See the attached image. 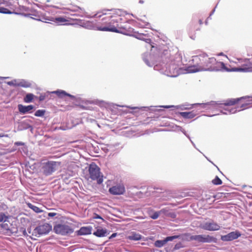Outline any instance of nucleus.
Returning a JSON list of instances; mask_svg holds the SVG:
<instances>
[{
    "mask_svg": "<svg viewBox=\"0 0 252 252\" xmlns=\"http://www.w3.org/2000/svg\"><path fill=\"white\" fill-rule=\"evenodd\" d=\"M94 17L99 18V21L93 26L94 30L127 34L125 28L119 27V23L122 18L115 14L112 9H102L98 11Z\"/></svg>",
    "mask_w": 252,
    "mask_h": 252,
    "instance_id": "nucleus-1",
    "label": "nucleus"
},
{
    "mask_svg": "<svg viewBox=\"0 0 252 252\" xmlns=\"http://www.w3.org/2000/svg\"><path fill=\"white\" fill-rule=\"evenodd\" d=\"M206 57V54L205 53L193 56L191 60L193 64L188 67V71L190 73H194L204 71Z\"/></svg>",
    "mask_w": 252,
    "mask_h": 252,
    "instance_id": "nucleus-2",
    "label": "nucleus"
},
{
    "mask_svg": "<svg viewBox=\"0 0 252 252\" xmlns=\"http://www.w3.org/2000/svg\"><path fill=\"white\" fill-rule=\"evenodd\" d=\"M225 106L237 105L238 107L242 108V110L252 106V96H244L237 98L229 99L223 103Z\"/></svg>",
    "mask_w": 252,
    "mask_h": 252,
    "instance_id": "nucleus-3",
    "label": "nucleus"
},
{
    "mask_svg": "<svg viewBox=\"0 0 252 252\" xmlns=\"http://www.w3.org/2000/svg\"><path fill=\"white\" fill-rule=\"evenodd\" d=\"M204 71L228 70L223 62H218L214 57L209 58L206 54Z\"/></svg>",
    "mask_w": 252,
    "mask_h": 252,
    "instance_id": "nucleus-4",
    "label": "nucleus"
},
{
    "mask_svg": "<svg viewBox=\"0 0 252 252\" xmlns=\"http://www.w3.org/2000/svg\"><path fill=\"white\" fill-rule=\"evenodd\" d=\"M53 231L58 235L66 236L74 232V228L67 222H61L55 224Z\"/></svg>",
    "mask_w": 252,
    "mask_h": 252,
    "instance_id": "nucleus-5",
    "label": "nucleus"
},
{
    "mask_svg": "<svg viewBox=\"0 0 252 252\" xmlns=\"http://www.w3.org/2000/svg\"><path fill=\"white\" fill-rule=\"evenodd\" d=\"M88 171L92 180H96L98 185L102 183L103 175H101L100 168L95 163L93 162L89 165Z\"/></svg>",
    "mask_w": 252,
    "mask_h": 252,
    "instance_id": "nucleus-6",
    "label": "nucleus"
},
{
    "mask_svg": "<svg viewBox=\"0 0 252 252\" xmlns=\"http://www.w3.org/2000/svg\"><path fill=\"white\" fill-rule=\"evenodd\" d=\"M189 236V241H195L200 243H216L218 242V239L210 235L199 234L191 235L188 234Z\"/></svg>",
    "mask_w": 252,
    "mask_h": 252,
    "instance_id": "nucleus-7",
    "label": "nucleus"
},
{
    "mask_svg": "<svg viewBox=\"0 0 252 252\" xmlns=\"http://www.w3.org/2000/svg\"><path fill=\"white\" fill-rule=\"evenodd\" d=\"M61 162L54 161H48L42 164V171L45 176H49L57 170Z\"/></svg>",
    "mask_w": 252,
    "mask_h": 252,
    "instance_id": "nucleus-8",
    "label": "nucleus"
},
{
    "mask_svg": "<svg viewBox=\"0 0 252 252\" xmlns=\"http://www.w3.org/2000/svg\"><path fill=\"white\" fill-rule=\"evenodd\" d=\"M238 66L233 68L231 70L234 71H251L252 70L251 58L249 59H238Z\"/></svg>",
    "mask_w": 252,
    "mask_h": 252,
    "instance_id": "nucleus-9",
    "label": "nucleus"
},
{
    "mask_svg": "<svg viewBox=\"0 0 252 252\" xmlns=\"http://www.w3.org/2000/svg\"><path fill=\"white\" fill-rule=\"evenodd\" d=\"M52 226L48 223H44L36 226L33 230L36 236L46 235L52 230Z\"/></svg>",
    "mask_w": 252,
    "mask_h": 252,
    "instance_id": "nucleus-10",
    "label": "nucleus"
},
{
    "mask_svg": "<svg viewBox=\"0 0 252 252\" xmlns=\"http://www.w3.org/2000/svg\"><path fill=\"white\" fill-rule=\"evenodd\" d=\"M201 227L205 230L210 231H217L220 228V224L212 220L203 223L201 225Z\"/></svg>",
    "mask_w": 252,
    "mask_h": 252,
    "instance_id": "nucleus-11",
    "label": "nucleus"
},
{
    "mask_svg": "<svg viewBox=\"0 0 252 252\" xmlns=\"http://www.w3.org/2000/svg\"><path fill=\"white\" fill-rule=\"evenodd\" d=\"M111 194L114 195H123L126 191L125 187L123 183H118L110 187L108 190Z\"/></svg>",
    "mask_w": 252,
    "mask_h": 252,
    "instance_id": "nucleus-12",
    "label": "nucleus"
},
{
    "mask_svg": "<svg viewBox=\"0 0 252 252\" xmlns=\"http://www.w3.org/2000/svg\"><path fill=\"white\" fill-rule=\"evenodd\" d=\"M241 236V232L238 230L232 231L224 235H221L220 240L223 242H228L237 239Z\"/></svg>",
    "mask_w": 252,
    "mask_h": 252,
    "instance_id": "nucleus-13",
    "label": "nucleus"
},
{
    "mask_svg": "<svg viewBox=\"0 0 252 252\" xmlns=\"http://www.w3.org/2000/svg\"><path fill=\"white\" fill-rule=\"evenodd\" d=\"M198 104H194L190 105H182L179 106H172V105H163L159 106V107H162L164 108H174V109L179 110H186L187 109H190L194 108L195 106L198 105Z\"/></svg>",
    "mask_w": 252,
    "mask_h": 252,
    "instance_id": "nucleus-14",
    "label": "nucleus"
},
{
    "mask_svg": "<svg viewBox=\"0 0 252 252\" xmlns=\"http://www.w3.org/2000/svg\"><path fill=\"white\" fill-rule=\"evenodd\" d=\"M29 120L26 119L19 123L17 130L19 131L24 130L30 129V131H32L33 128L30 124Z\"/></svg>",
    "mask_w": 252,
    "mask_h": 252,
    "instance_id": "nucleus-15",
    "label": "nucleus"
},
{
    "mask_svg": "<svg viewBox=\"0 0 252 252\" xmlns=\"http://www.w3.org/2000/svg\"><path fill=\"white\" fill-rule=\"evenodd\" d=\"M53 93L56 94L59 97L61 98H64L65 96H68L72 100H75L76 99L75 96L69 94L63 90L56 91L53 92Z\"/></svg>",
    "mask_w": 252,
    "mask_h": 252,
    "instance_id": "nucleus-16",
    "label": "nucleus"
},
{
    "mask_svg": "<svg viewBox=\"0 0 252 252\" xmlns=\"http://www.w3.org/2000/svg\"><path fill=\"white\" fill-rule=\"evenodd\" d=\"M92 228L91 226H83L77 231L76 233L79 236L89 235L92 233Z\"/></svg>",
    "mask_w": 252,
    "mask_h": 252,
    "instance_id": "nucleus-17",
    "label": "nucleus"
},
{
    "mask_svg": "<svg viewBox=\"0 0 252 252\" xmlns=\"http://www.w3.org/2000/svg\"><path fill=\"white\" fill-rule=\"evenodd\" d=\"M107 231L105 228H97L96 231L93 232V234L98 237H104L107 235Z\"/></svg>",
    "mask_w": 252,
    "mask_h": 252,
    "instance_id": "nucleus-18",
    "label": "nucleus"
},
{
    "mask_svg": "<svg viewBox=\"0 0 252 252\" xmlns=\"http://www.w3.org/2000/svg\"><path fill=\"white\" fill-rule=\"evenodd\" d=\"M144 237H143L141 235L135 232H132L130 235L127 237L128 239L133 241L141 240Z\"/></svg>",
    "mask_w": 252,
    "mask_h": 252,
    "instance_id": "nucleus-19",
    "label": "nucleus"
},
{
    "mask_svg": "<svg viewBox=\"0 0 252 252\" xmlns=\"http://www.w3.org/2000/svg\"><path fill=\"white\" fill-rule=\"evenodd\" d=\"M7 84L10 86H21L23 87H29V85L26 84V82H20L19 83L17 82L16 80H13L11 81H9L7 82Z\"/></svg>",
    "mask_w": 252,
    "mask_h": 252,
    "instance_id": "nucleus-20",
    "label": "nucleus"
},
{
    "mask_svg": "<svg viewBox=\"0 0 252 252\" xmlns=\"http://www.w3.org/2000/svg\"><path fill=\"white\" fill-rule=\"evenodd\" d=\"M193 111H180V114L185 119H190L194 117L195 115L192 113Z\"/></svg>",
    "mask_w": 252,
    "mask_h": 252,
    "instance_id": "nucleus-21",
    "label": "nucleus"
},
{
    "mask_svg": "<svg viewBox=\"0 0 252 252\" xmlns=\"http://www.w3.org/2000/svg\"><path fill=\"white\" fill-rule=\"evenodd\" d=\"M10 218V215H6L3 212H0V222H9Z\"/></svg>",
    "mask_w": 252,
    "mask_h": 252,
    "instance_id": "nucleus-22",
    "label": "nucleus"
},
{
    "mask_svg": "<svg viewBox=\"0 0 252 252\" xmlns=\"http://www.w3.org/2000/svg\"><path fill=\"white\" fill-rule=\"evenodd\" d=\"M181 129V126H177L175 124H172L170 125V129L169 130H164V131H174V132H179L180 130Z\"/></svg>",
    "mask_w": 252,
    "mask_h": 252,
    "instance_id": "nucleus-23",
    "label": "nucleus"
},
{
    "mask_svg": "<svg viewBox=\"0 0 252 252\" xmlns=\"http://www.w3.org/2000/svg\"><path fill=\"white\" fill-rule=\"evenodd\" d=\"M166 244L165 239L163 240H158L154 243V246L157 248H161Z\"/></svg>",
    "mask_w": 252,
    "mask_h": 252,
    "instance_id": "nucleus-24",
    "label": "nucleus"
},
{
    "mask_svg": "<svg viewBox=\"0 0 252 252\" xmlns=\"http://www.w3.org/2000/svg\"><path fill=\"white\" fill-rule=\"evenodd\" d=\"M28 206L30 209H32L36 213H40L42 212V210H41L39 208L31 203L28 204Z\"/></svg>",
    "mask_w": 252,
    "mask_h": 252,
    "instance_id": "nucleus-25",
    "label": "nucleus"
},
{
    "mask_svg": "<svg viewBox=\"0 0 252 252\" xmlns=\"http://www.w3.org/2000/svg\"><path fill=\"white\" fill-rule=\"evenodd\" d=\"M0 227L1 229L5 230L6 233L10 232V229L9 225L7 223L3 222L0 224Z\"/></svg>",
    "mask_w": 252,
    "mask_h": 252,
    "instance_id": "nucleus-26",
    "label": "nucleus"
},
{
    "mask_svg": "<svg viewBox=\"0 0 252 252\" xmlns=\"http://www.w3.org/2000/svg\"><path fill=\"white\" fill-rule=\"evenodd\" d=\"M0 138H4V141H5L7 143H9L10 142V137L7 134H4L2 133H0Z\"/></svg>",
    "mask_w": 252,
    "mask_h": 252,
    "instance_id": "nucleus-27",
    "label": "nucleus"
},
{
    "mask_svg": "<svg viewBox=\"0 0 252 252\" xmlns=\"http://www.w3.org/2000/svg\"><path fill=\"white\" fill-rule=\"evenodd\" d=\"M212 182L215 185H220L222 184V181L218 176L215 177Z\"/></svg>",
    "mask_w": 252,
    "mask_h": 252,
    "instance_id": "nucleus-28",
    "label": "nucleus"
},
{
    "mask_svg": "<svg viewBox=\"0 0 252 252\" xmlns=\"http://www.w3.org/2000/svg\"><path fill=\"white\" fill-rule=\"evenodd\" d=\"M34 97V95L32 94H27L24 98V101L26 102H30L32 101Z\"/></svg>",
    "mask_w": 252,
    "mask_h": 252,
    "instance_id": "nucleus-29",
    "label": "nucleus"
},
{
    "mask_svg": "<svg viewBox=\"0 0 252 252\" xmlns=\"http://www.w3.org/2000/svg\"><path fill=\"white\" fill-rule=\"evenodd\" d=\"M54 21L58 23H62L66 22L68 21V20L63 17H59L55 18Z\"/></svg>",
    "mask_w": 252,
    "mask_h": 252,
    "instance_id": "nucleus-30",
    "label": "nucleus"
},
{
    "mask_svg": "<svg viewBox=\"0 0 252 252\" xmlns=\"http://www.w3.org/2000/svg\"><path fill=\"white\" fill-rule=\"evenodd\" d=\"M179 237V235H173V236H169L165 237L164 239L166 241V243L169 241H172L175 239L178 238Z\"/></svg>",
    "mask_w": 252,
    "mask_h": 252,
    "instance_id": "nucleus-31",
    "label": "nucleus"
},
{
    "mask_svg": "<svg viewBox=\"0 0 252 252\" xmlns=\"http://www.w3.org/2000/svg\"><path fill=\"white\" fill-rule=\"evenodd\" d=\"M33 107L32 105H29L27 107H24L22 105H18L19 110H31L32 109Z\"/></svg>",
    "mask_w": 252,
    "mask_h": 252,
    "instance_id": "nucleus-32",
    "label": "nucleus"
},
{
    "mask_svg": "<svg viewBox=\"0 0 252 252\" xmlns=\"http://www.w3.org/2000/svg\"><path fill=\"white\" fill-rule=\"evenodd\" d=\"M83 123V119L82 118H77L75 120H73L72 121V124L73 126H75L79 124H82Z\"/></svg>",
    "mask_w": 252,
    "mask_h": 252,
    "instance_id": "nucleus-33",
    "label": "nucleus"
},
{
    "mask_svg": "<svg viewBox=\"0 0 252 252\" xmlns=\"http://www.w3.org/2000/svg\"><path fill=\"white\" fill-rule=\"evenodd\" d=\"M57 215V213L54 212H49L47 213L46 215L44 216V217H46L47 219L49 220L50 218H53L56 217Z\"/></svg>",
    "mask_w": 252,
    "mask_h": 252,
    "instance_id": "nucleus-34",
    "label": "nucleus"
},
{
    "mask_svg": "<svg viewBox=\"0 0 252 252\" xmlns=\"http://www.w3.org/2000/svg\"><path fill=\"white\" fill-rule=\"evenodd\" d=\"M159 211L160 213V215L163 214V215H165L166 216H167L168 214L170 212L169 210L167 208H163Z\"/></svg>",
    "mask_w": 252,
    "mask_h": 252,
    "instance_id": "nucleus-35",
    "label": "nucleus"
},
{
    "mask_svg": "<svg viewBox=\"0 0 252 252\" xmlns=\"http://www.w3.org/2000/svg\"><path fill=\"white\" fill-rule=\"evenodd\" d=\"M160 215L159 211L155 212L151 215L150 217L153 220H156L158 218Z\"/></svg>",
    "mask_w": 252,
    "mask_h": 252,
    "instance_id": "nucleus-36",
    "label": "nucleus"
},
{
    "mask_svg": "<svg viewBox=\"0 0 252 252\" xmlns=\"http://www.w3.org/2000/svg\"><path fill=\"white\" fill-rule=\"evenodd\" d=\"M8 209V206L4 203H0V210L6 211Z\"/></svg>",
    "mask_w": 252,
    "mask_h": 252,
    "instance_id": "nucleus-37",
    "label": "nucleus"
},
{
    "mask_svg": "<svg viewBox=\"0 0 252 252\" xmlns=\"http://www.w3.org/2000/svg\"><path fill=\"white\" fill-rule=\"evenodd\" d=\"M46 111H35L34 115L37 117H42L45 114Z\"/></svg>",
    "mask_w": 252,
    "mask_h": 252,
    "instance_id": "nucleus-38",
    "label": "nucleus"
},
{
    "mask_svg": "<svg viewBox=\"0 0 252 252\" xmlns=\"http://www.w3.org/2000/svg\"><path fill=\"white\" fill-rule=\"evenodd\" d=\"M183 244L181 242H179V243H177L175 245V246L174 247V250H179L180 248H183Z\"/></svg>",
    "mask_w": 252,
    "mask_h": 252,
    "instance_id": "nucleus-39",
    "label": "nucleus"
},
{
    "mask_svg": "<svg viewBox=\"0 0 252 252\" xmlns=\"http://www.w3.org/2000/svg\"><path fill=\"white\" fill-rule=\"evenodd\" d=\"M180 131L182 132L189 139H190V137L189 135L182 127H181V129L180 130Z\"/></svg>",
    "mask_w": 252,
    "mask_h": 252,
    "instance_id": "nucleus-40",
    "label": "nucleus"
},
{
    "mask_svg": "<svg viewBox=\"0 0 252 252\" xmlns=\"http://www.w3.org/2000/svg\"><path fill=\"white\" fill-rule=\"evenodd\" d=\"M93 218L94 219H100L104 220V219L100 215L96 213L94 214Z\"/></svg>",
    "mask_w": 252,
    "mask_h": 252,
    "instance_id": "nucleus-41",
    "label": "nucleus"
},
{
    "mask_svg": "<svg viewBox=\"0 0 252 252\" xmlns=\"http://www.w3.org/2000/svg\"><path fill=\"white\" fill-rule=\"evenodd\" d=\"M167 217H170L173 219H174L176 218V215L174 212L170 211V212L168 214Z\"/></svg>",
    "mask_w": 252,
    "mask_h": 252,
    "instance_id": "nucleus-42",
    "label": "nucleus"
},
{
    "mask_svg": "<svg viewBox=\"0 0 252 252\" xmlns=\"http://www.w3.org/2000/svg\"><path fill=\"white\" fill-rule=\"evenodd\" d=\"M119 145H120L119 143L116 142V143H115L114 144H110L108 146L110 149V148H111L112 147H116L119 146Z\"/></svg>",
    "mask_w": 252,
    "mask_h": 252,
    "instance_id": "nucleus-43",
    "label": "nucleus"
},
{
    "mask_svg": "<svg viewBox=\"0 0 252 252\" xmlns=\"http://www.w3.org/2000/svg\"><path fill=\"white\" fill-rule=\"evenodd\" d=\"M14 145L15 146H24L25 145V143L24 142H22L18 141V142H15Z\"/></svg>",
    "mask_w": 252,
    "mask_h": 252,
    "instance_id": "nucleus-44",
    "label": "nucleus"
},
{
    "mask_svg": "<svg viewBox=\"0 0 252 252\" xmlns=\"http://www.w3.org/2000/svg\"><path fill=\"white\" fill-rule=\"evenodd\" d=\"M220 112L223 115H230V114H234L236 111H234L233 112H232V111H228V112H224V111H220Z\"/></svg>",
    "mask_w": 252,
    "mask_h": 252,
    "instance_id": "nucleus-45",
    "label": "nucleus"
},
{
    "mask_svg": "<svg viewBox=\"0 0 252 252\" xmlns=\"http://www.w3.org/2000/svg\"><path fill=\"white\" fill-rule=\"evenodd\" d=\"M117 235V233H112L111 236L109 237V239H112L114 238H115Z\"/></svg>",
    "mask_w": 252,
    "mask_h": 252,
    "instance_id": "nucleus-46",
    "label": "nucleus"
},
{
    "mask_svg": "<svg viewBox=\"0 0 252 252\" xmlns=\"http://www.w3.org/2000/svg\"><path fill=\"white\" fill-rule=\"evenodd\" d=\"M190 142H191V144L192 145V146L197 150H198V151H199L200 152V151L196 148V145L195 144H194V143L191 140V138L190 137V139H189Z\"/></svg>",
    "mask_w": 252,
    "mask_h": 252,
    "instance_id": "nucleus-47",
    "label": "nucleus"
},
{
    "mask_svg": "<svg viewBox=\"0 0 252 252\" xmlns=\"http://www.w3.org/2000/svg\"><path fill=\"white\" fill-rule=\"evenodd\" d=\"M19 112L21 114H26L31 113L33 111H19Z\"/></svg>",
    "mask_w": 252,
    "mask_h": 252,
    "instance_id": "nucleus-48",
    "label": "nucleus"
},
{
    "mask_svg": "<svg viewBox=\"0 0 252 252\" xmlns=\"http://www.w3.org/2000/svg\"><path fill=\"white\" fill-rule=\"evenodd\" d=\"M45 97V95H41L39 97V99L40 101H42V100H44Z\"/></svg>",
    "mask_w": 252,
    "mask_h": 252,
    "instance_id": "nucleus-49",
    "label": "nucleus"
},
{
    "mask_svg": "<svg viewBox=\"0 0 252 252\" xmlns=\"http://www.w3.org/2000/svg\"><path fill=\"white\" fill-rule=\"evenodd\" d=\"M127 108H129L131 109H141L142 107H127Z\"/></svg>",
    "mask_w": 252,
    "mask_h": 252,
    "instance_id": "nucleus-50",
    "label": "nucleus"
},
{
    "mask_svg": "<svg viewBox=\"0 0 252 252\" xmlns=\"http://www.w3.org/2000/svg\"><path fill=\"white\" fill-rule=\"evenodd\" d=\"M21 229H22V231L23 232V234L24 235H26L27 234V233H26V229L23 228H21Z\"/></svg>",
    "mask_w": 252,
    "mask_h": 252,
    "instance_id": "nucleus-51",
    "label": "nucleus"
},
{
    "mask_svg": "<svg viewBox=\"0 0 252 252\" xmlns=\"http://www.w3.org/2000/svg\"><path fill=\"white\" fill-rule=\"evenodd\" d=\"M219 115V114H213L212 115H207V116H208V117H213V116H217V115Z\"/></svg>",
    "mask_w": 252,
    "mask_h": 252,
    "instance_id": "nucleus-52",
    "label": "nucleus"
},
{
    "mask_svg": "<svg viewBox=\"0 0 252 252\" xmlns=\"http://www.w3.org/2000/svg\"><path fill=\"white\" fill-rule=\"evenodd\" d=\"M145 40H146V42L147 43H149L151 41V39L149 38L146 39Z\"/></svg>",
    "mask_w": 252,
    "mask_h": 252,
    "instance_id": "nucleus-53",
    "label": "nucleus"
},
{
    "mask_svg": "<svg viewBox=\"0 0 252 252\" xmlns=\"http://www.w3.org/2000/svg\"><path fill=\"white\" fill-rule=\"evenodd\" d=\"M199 24H200V25L202 24V20H199Z\"/></svg>",
    "mask_w": 252,
    "mask_h": 252,
    "instance_id": "nucleus-54",
    "label": "nucleus"
},
{
    "mask_svg": "<svg viewBox=\"0 0 252 252\" xmlns=\"http://www.w3.org/2000/svg\"><path fill=\"white\" fill-rule=\"evenodd\" d=\"M211 163H212V164H214V165H215V166L217 168V169H218V170H219V167H218L217 166H216V165H215V164L213 162H212V161H211Z\"/></svg>",
    "mask_w": 252,
    "mask_h": 252,
    "instance_id": "nucleus-55",
    "label": "nucleus"
},
{
    "mask_svg": "<svg viewBox=\"0 0 252 252\" xmlns=\"http://www.w3.org/2000/svg\"><path fill=\"white\" fill-rule=\"evenodd\" d=\"M203 156H204V157H205V158H207V159L208 161H209L210 162H211V161H210V160H209V159H208V158L205 156V155H203Z\"/></svg>",
    "mask_w": 252,
    "mask_h": 252,
    "instance_id": "nucleus-56",
    "label": "nucleus"
},
{
    "mask_svg": "<svg viewBox=\"0 0 252 252\" xmlns=\"http://www.w3.org/2000/svg\"><path fill=\"white\" fill-rule=\"evenodd\" d=\"M203 156H204V157H205V158H207V159L208 161H209L210 162H211V161H210V160H209V159H208V158L205 156V155H203Z\"/></svg>",
    "mask_w": 252,
    "mask_h": 252,
    "instance_id": "nucleus-57",
    "label": "nucleus"
},
{
    "mask_svg": "<svg viewBox=\"0 0 252 252\" xmlns=\"http://www.w3.org/2000/svg\"><path fill=\"white\" fill-rule=\"evenodd\" d=\"M126 112H127L128 111H126ZM130 112H133V114H134V112H136V111H129Z\"/></svg>",
    "mask_w": 252,
    "mask_h": 252,
    "instance_id": "nucleus-58",
    "label": "nucleus"
},
{
    "mask_svg": "<svg viewBox=\"0 0 252 252\" xmlns=\"http://www.w3.org/2000/svg\"><path fill=\"white\" fill-rule=\"evenodd\" d=\"M90 121H91V122H93V121H94V120H92L91 119H90Z\"/></svg>",
    "mask_w": 252,
    "mask_h": 252,
    "instance_id": "nucleus-59",
    "label": "nucleus"
},
{
    "mask_svg": "<svg viewBox=\"0 0 252 252\" xmlns=\"http://www.w3.org/2000/svg\"><path fill=\"white\" fill-rule=\"evenodd\" d=\"M112 112H114V114H116V113H115V112H116L117 111H112Z\"/></svg>",
    "mask_w": 252,
    "mask_h": 252,
    "instance_id": "nucleus-60",
    "label": "nucleus"
},
{
    "mask_svg": "<svg viewBox=\"0 0 252 252\" xmlns=\"http://www.w3.org/2000/svg\"><path fill=\"white\" fill-rule=\"evenodd\" d=\"M139 2H141V3H143V1H141V0H140V1H139Z\"/></svg>",
    "mask_w": 252,
    "mask_h": 252,
    "instance_id": "nucleus-61",
    "label": "nucleus"
},
{
    "mask_svg": "<svg viewBox=\"0 0 252 252\" xmlns=\"http://www.w3.org/2000/svg\"><path fill=\"white\" fill-rule=\"evenodd\" d=\"M139 38L144 40V39H143V38H141L140 37H139Z\"/></svg>",
    "mask_w": 252,
    "mask_h": 252,
    "instance_id": "nucleus-62",
    "label": "nucleus"
},
{
    "mask_svg": "<svg viewBox=\"0 0 252 252\" xmlns=\"http://www.w3.org/2000/svg\"><path fill=\"white\" fill-rule=\"evenodd\" d=\"M47 0L48 1H49V0Z\"/></svg>",
    "mask_w": 252,
    "mask_h": 252,
    "instance_id": "nucleus-63",
    "label": "nucleus"
}]
</instances>
